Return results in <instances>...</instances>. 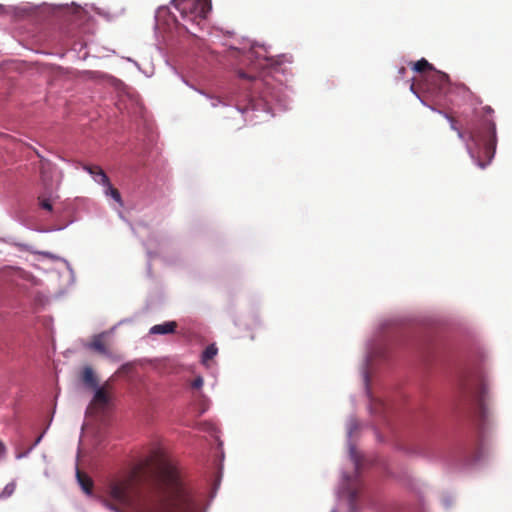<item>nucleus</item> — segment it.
<instances>
[{"mask_svg":"<svg viewBox=\"0 0 512 512\" xmlns=\"http://www.w3.org/2000/svg\"><path fill=\"white\" fill-rule=\"evenodd\" d=\"M203 378L201 376H197L192 382L191 387L193 389H200L203 386Z\"/></svg>","mask_w":512,"mask_h":512,"instance_id":"obj_18","label":"nucleus"},{"mask_svg":"<svg viewBox=\"0 0 512 512\" xmlns=\"http://www.w3.org/2000/svg\"><path fill=\"white\" fill-rule=\"evenodd\" d=\"M493 112L494 110L490 106L483 107V130L474 129L469 132L460 130L456 126L455 119L449 117L451 129L457 132L460 139L466 141V148L470 157L481 169H484L495 155L497 144L496 125L493 120L487 118Z\"/></svg>","mask_w":512,"mask_h":512,"instance_id":"obj_2","label":"nucleus"},{"mask_svg":"<svg viewBox=\"0 0 512 512\" xmlns=\"http://www.w3.org/2000/svg\"><path fill=\"white\" fill-rule=\"evenodd\" d=\"M84 169L94 177L95 181L100 184H108V176L104 170L97 165H85Z\"/></svg>","mask_w":512,"mask_h":512,"instance_id":"obj_11","label":"nucleus"},{"mask_svg":"<svg viewBox=\"0 0 512 512\" xmlns=\"http://www.w3.org/2000/svg\"><path fill=\"white\" fill-rule=\"evenodd\" d=\"M39 204H40L41 208L48 210V211H52V204L48 199L39 198Z\"/></svg>","mask_w":512,"mask_h":512,"instance_id":"obj_17","label":"nucleus"},{"mask_svg":"<svg viewBox=\"0 0 512 512\" xmlns=\"http://www.w3.org/2000/svg\"><path fill=\"white\" fill-rule=\"evenodd\" d=\"M218 352L217 347L214 344H211L206 347V349L202 353V362L203 364H207L208 361L212 360Z\"/></svg>","mask_w":512,"mask_h":512,"instance_id":"obj_16","label":"nucleus"},{"mask_svg":"<svg viewBox=\"0 0 512 512\" xmlns=\"http://www.w3.org/2000/svg\"><path fill=\"white\" fill-rule=\"evenodd\" d=\"M52 170L53 166L48 161H41L40 163V177L43 185L48 188L52 184Z\"/></svg>","mask_w":512,"mask_h":512,"instance_id":"obj_10","label":"nucleus"},{"mask_svg":"<svg viewBox=\"0 0 512 512\" xmlns=\"http://www.w3.org/2000/svg\"><path fill=\"white\" fill-rule=\"evenodd\" d=\"M177 328V323L175 321H167L162 324H156L150 328V334L154 335H164L174 333Z\"/></svg>","mask_w":512,"mask_h":512,"instance_id":"obj_9","label":"nucleus"},{"mask_svg":"<svg viewBox=\"0 0 512 512\" xmlns=\"http://www.w3.org/2000/svg\"><path fill=\"white\" fill-rule=\"evenodd\" d=\"M77 480L80 484L81 488L86 494L92 493L93 488V481L92 479L85 473L81 472L80 470H77Z\"/></svg>","mask_w":512,"mask_h":512,"instance_id":"obj_12","label":"nucleus"},{"mask_svg":"<svg viewBox=\"0 0 512 512\" xmlns=\"http://www.w3.org/2000/svg\"><path fill=\"white\" fill-rule=\"evenodd\" d=\"M405 71H406V69H405L404 67H401V68H400V70H399V73H400V74H404V73H405Z\"/></svg>","mask_w":512,"mask_h":512,"instance_id":"obj_23","label":"nucleus"},{"mask_svg":"<svg viewBox=\"0 0 512 512\" xmlns=\"http://www.w3.org/2000/svg\"><path fill=\"white\" fill-rule=\"evenodd\" d=\"M112 385L106 381L101 387L95 388V394L89 405V409L104 411L112 401Z\"/></svg>","mask_w":512,"mask_h":512,"instance_id":"obj_6","label":"nucleus"},{"mask_svg":"<svg viewBox=\"0 0 512 512\" xmlns=\"http://www.w3.org/2000/svg\"><path fill=\"white\" fill-rule=\"evenodd\" d=\"M345 490H346V493L348 496L350 508H351V510H354L356 499L360 493V487H359V485L354 487V486H350V484H347V487L345 488Z\"/></svg>","mask_w":512,"mask_h":512,"instance_id":"obj_14","label":"nucleus"},{"mask_svg":"<svg viewBox=\"0 0 512 512\" xmlns=\"http://www.w3.org/2000/svg\"><path fill=\"white\" fill-rule=\"evenodd\" d=\"M89 348L98 352L101 355L106 356L107 358L113 361H121L122 357L120 354L109 349L104 341V334L95 335L92 338V341L89 344Z\"/></svg>","mask_w":512,"mask_h":512,"instance_id":"obj_7","label":"nucleus"},{"mask_svg":"<svg viewBox=\"0 0 512 512\" xmlns=\"http://www.w3.org/2000/svg\"><path fill=\"white\" fill-rule=\"evenodd\" d=\"M331 512H336V511H334V510H333V511H331Z\"/></svg>","mask_w":512,"mask_h":512,"instance_id":"obj_25","label":"nucleus"},{"mask_svg":"<svg viewBox=\"0 0 512 512\" xmlns=\"http://www.w3.org/2000/svg\"><path fill=\"white\" fill-rule=\"evenodd\" d=\"M184 20L199 24L211 10L210 0H172Z\"/></svg>","mask_w":512,"mask_h":512,"instance_id":"obj_3","label":"nucleus"},{"mask_svg":"<svg viewBox=\"0 0 512 512\" xmlns=\"http://www.w3.org/2000/svg\"><path fill=\"white\" fill-rule=\"evenodd\" d=\"M2 8H3V7H2V5H0V10H1Z\"/></svg>","mask_w":512,"mask_h":512,"instance_id":"obj_24","label":"nucleus"},{"mask_svg":"<svg viewBox=\"0 0 512 512\" xmlns=\"http://www.w3.org/2000/svg\"><path fill=\"white\" fill-rule=\"evenodd\" d=\"M239 76H240L241 78L248 79V80H251V79H252V77H251V76L247 75L245 72H242V71H240V72H239Z\"/></svg>","mask_w":512,"mask_h":512,"instance_id":"obj_21","label":"nucleus"},{"mask_svg":"<svg viewBox=\"0 0 512 512\" xmlns=\"http://www.w3.org/2000/svg\"><path fill=\"white\" fill-rule=\"evenodd\" d=\"M4 445L0 442V455L4 452Z\"/></svg>","mask_w":512,"mask_h":512,"instance_id":"obj_22","label":"nucleus"},{"mask_svg":"<svg viewBox=\"0 0 512 512\" xmlns=\"http://www.w3.org/2000/svg\"><path fill=\"white\" fill-rule=\"evenodd\" d=\"M414 71L423 74L422 77L434 71V67L426 59L422 58L413 64Z\"/></svg>","mask_w":512,"mask_h":512,"instance_id":"obj_13","label":"nucleus"},{"mask_svg":"<svg viewBox=\"0 0 512 512\" xmlns=\"http://www.w3.org/2000/svg\"><path fill=\"white\" fill-rule=\"evenodd\" d=\"M26 280H29V281H32L33 284L37 285L38 284V280L31 274H27V276L25 277Z\"/></svg>","mask_w":512,"mask_h":512,"instance_id":"obj_20","label":"nucleus"},{"mask_svg":"<svg viewBox=\"0 0 512 512\" xmlns=\"http://www.w3.org/2000/svg\"><path fill=\"white\" fill-rule=\"evenodd\" d=\"M449 86L448 75L437 70L425 74L420 84L422 91L433 97L445 95L449 91Z\"/></svg>","mask_w":512,"mask_h":512,"instance_id":"obj_5","label":"nucleus"},{"mask_svg":"<svg viewBox=\"0 0 512 512\" xmlns=\"http://www.w3.org/2000/svg\"><path fill=\"white\" fill-rule=\"evenodd\" d=\"M15 490V484L14 483H9L5 486L4 490H3V495L5 496H10Z\"/></svg>","mask_w":512,"mask_h":512,"instance_id":"obj_19","label":"nucleus"},{"mask_svg":"<svg viewBox=\"0 0 512 512\" xmlns=\"http://www.w3.org/2000/svg\"><path fill=\"white\" fill-rule=\"evenodd\" d=\"M102 185L105 187V194L108 196H111L116 202H118L122 206L123 204H122L120 192L118 191V189L114 188L111 185L110 180L108 179V184H102Z\"/></svg>","mask_w":512,"mask_h":512,"instance_id":"obj_15","label":"nucleus"},{"mask_svg":"<svg viewBox=\"0 0 512 512\" xmlns=\"http://www.w3.org/2000/svg\"><path fill=\"white\" fill-rule=\"evenodd\" d=\"M134 473L125 480L113 481L108 486L109 499L103 501L109 509L120 512H205L203 498L182 479L170 462L161 461L153 490L144 494L134 487Z\"/></svg>","mask_w":512,"mask_h":512,"instance_id":"obj_1","label":"nucleus"},{"mask_svg":"<svg viewBox=\"0 0 512 512\" xmlns=\"http://www.w3.org/2000/svg\"><path fill=\"white\" fill-rule=\"evenodd\" d=\"M81 380L84 385L90 389L98 387V379L91 366H84L81 371Z\"/></svg>","mask_w":512,"mask_h":512,"instance_id":"obj_8","label":"nucleus"},{"mask_svg":"<svg viewBox=\"0 0 512 512\" xmlns=\"http://www.w3.org/2000/svg\"><path fill=\"white\" fill-rule=\"evenodd\" d=\"M461 389L465 396H467L470 399L475 410V413L477 414L479 419L485 420L488 413L485 404L487 392L486 385L479 380H469L462 384Z\"/></svg>","mask_w":512,"mask_h":512,"instance_id":"obj_4","label":"nucleus"}]
</instances>
